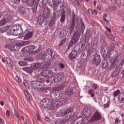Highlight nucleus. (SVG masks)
Segmentation results:
<instances>
[{"label": "nucleus", "mask_w": 124, "mask_h": 124, "mask_svg": "<svg viewBox=\"0 0 124 124\" xmlns=\"http://www.w3.org/2000/svg\"><path fill=\"white\" fill-rule=\"evenodd\" d=\"M85 31V24H84V22L82 20L80 21V25H78L77 26V31L75 32L73 37L71 40V42L70 43V45L69 46L71 47L75 44L77 43V41H78L79 38H80V33L81 31Z\"/></svg>", "instance_id": "obj_1"}, {"label": "nucleus", "mask_w": 124, "mask_h": 124, "mask_svg": "<svg viewBox=\"0 0 124 124\" xmlns=\"http://www.w3.org/2000/svg\"><path fill=\"white\" fill-rule=\"evenodd\" d=\"M10 35H20L23 33V29L21 25H14L9 31Z\"/></svg>", "instance_id": "obj_2"}, {"label": "nucleus", "mask_w": 124, "mask_h": 124, "mask_svg": "<svg viewBox=\"0 0 124 124\" xmlns=\"http://www.w3.org/2000/svg\"><path fill=\"white\" fill-rule=\"evenodd\" d=\"M31 87L33 89H36L40 90V91H44V88H43V83L36 80H33L30 82Z\"/></svg>", "instance_id": "obj_3"}, {"label": "nucleus", "mask_w": 124, "mask_h": 124, "mask_svg": "<svg viewBox=\"0 0 124 124\" xmlns=\"http://www.w3.org/2000/svg\"><path fill=\"white\" fill-rule=\"evenodd\" d=\"M43 69L44 71V75H45V77H46V78H48L49 79H52L53 81V78L54 77V73L52 72V71H49L47 70L48 69V66H47V65L45 64L43 66Z\"/></svg>", "instance_id": "obj_4"}, {"label": "nucleus", "mask_w": 124, "mask_h": 124, "mask_svg": "<svg viewBox=\"0 0 124 124\" xmlns=\"http://www.w3.org/2000/svg\"><path fill=\"white\" fill-rule=\"evenodd\" d=\"M50 105H51V104L49 98L43 99L39 104V106H40L41 108H43V109L48 108V107H50Z\"/></svg>", "instance_id": "obj_5"}, {"label": "nucleus", "mask_w": 124, "mask_h": 124, "mask_svg": "<svg viewBox=\"0 0 124 124\" xmlns=\"http://www.w3.org/2000/svg\"><path fill=\"white\" fill-rule=\"evenodd\" d=\"M100 62H101V58H100V55L96 54L92 60V62L93 65L97 67L100 64Z\"/></svg>", "instance_id": "obj_6"}, {"label": "nucleus", "mask_w": 124, "mask_h": 124, "mask_svg": "<svg viewBox=\"0 0 124 124\" xmlns=\"http://www.w3.org/2000/svg\"><path fill=\"white\" fill-rule=\"evenodd\" d=\"M93 118L89 120V123H93L94 121H99L101 119V113L98 111H96L93 115Z\"/></svg>", "instance_id": "obj_7"}, {"label": "nucleus", "mask_w": 124, "mask_h": 124, "mask_svg": "<svg viewBox=\"0 0 124 124\" xmlns=\"http://www.w3.org/2000/svg\"><path fill=\"white\" fill-rule=\"evenodd\" d=\"M64 77V75L62 73H59L56 74L55 77L52 78L53 80L52 82H54V83H59V82H61L62 79H63V77Z\"/></svg>", "instance_id": "obj_8"}, {"label": "nucleus", "mask_w": 124, "mask_h": 124, "mask_svg": "<svg viewBox=\"0 0 124 124\" xmlns=\"http://www.w3.org/2000/svg\"><path fill=\"white\" fill-rule=\"evenodd\" d=\"M43 16L45 19H48L51 16V10L48 7L44 8L43 13Z\"/></svg>", "instance_id": "obj_9"}, {"label": "nucleus", "mask_w": 124, "mask_h": 124, "mask_svg": "<svg viewBox=\"0 0 124 124\" xmlns=\"http://www.w3.org/2000/svg\"><path fill=\"white\" fill-rule=\"evenodd\" d=\"M83 115L84 116V118H86L87 119H88V118H90V117L92 116V111L91 109H90L89 108H85L83 110Z\"/></svg>", "instance_id": "obj_10"}, {"label": "nucleus", "mask_w": 124, "mask_h": 124, "mask_svg": "<svg viewBox=\"0 0 124 124\" xmlns=\"http://www.w3.org/2000/svg\"><path fill=\"white\" fill-rule=\"evenodd\" d=\"M108 52V50L107 49V47H102L101 48V53L104 59H107V58L109 57V53Z\"/></svg>", "instance_id": "obj_11"}, {"label": "nucleus", "mask_w": 124, "mask_h": 124, "mask_svg": "<svg viewBox=\"0 0 124 124\" xmlns=\"http://www.w3.org/2000/svg\"><path fill=\"white\" fill-rule=\"evenodd\" d=\"M118 57V52H117L116 50H110L109 52L108 53V58L109 59H112V60H113L115 61L116 59V58Z\"/></svg>", "instance_id": "obj_12"}, {"label": "nucleus", "mask_w": 124, "mask_h": 124, "mask_svg": "<svg viewBox=\"0 0 124 124\" xmlns=\"http://www.w3.org/2000/svg\"><path fill=\"white\" fill-rule=\"evenodd\" d=\"M74 124H88L87 121L82 118V117H78L73 122Z\"/></svg>", "instance_id": "obj_13"}, {"label": "nucleus", "mask_w": 124, "mask_h": 124, "mask_svg": "<svg viewBox=\"0 0 124 124\" xmlns=\"http://www.w3.org/2000/svg\"><path fill=\"white\" fill-rule=\"evenodd\" d=\"M77 55H78V51H77L76 49L73 50L69 54V58L71 61L75 60V59H76V57H77Z\"/></svg>", "instance_id": "obj_14"}, {"label": "nucleus", "mask_w": 124, "mask_h": 124, "mask_svg": "<svg viewBox=\"0 0 124 124\" xmlns=\"http://www.w3.org/2000/svg\"><path fill=\"white\" fill-rule=\"evenodd\" d=\"M117 61V62L119 64H123L124 63V55H119L115 58V60H114V62H116Z\"/></svg>", "instance_id": "obj_15"}, {"label": "nucleus", "mask_w": 124, "mask_h": 124, "mask_svg": "<svg viewBox=\"0 0 124 124\" xmlns=\"http://www.w3.org/2000/svg\"><path fill=\"white\" fill-rule=\"evenodd\" d=\"M69 113H71L69 115V118H72L73 116H74V112H73L72 108H69L66 110L64 112V116H66V115L69 114Z\"/></svg>", "instance_id": "obj_16"}, {"label": "nucleus", "mask_w": 124, "mask_h": 124, "mask_svg": "<svg viewBox=\"0 0 124 124\" xmlns=\"http://www.w3.org/2000/svg\"><path fill=\"white\" fill-rule=\"evenodd\" d=\"M36 78H37L38 82L43 83V82L45 81V78H46V77H45L44 73H43V75H36Z\"/></svg>", "instance_id": "obj_17"}, {"label": "nucleus", "mask_w": 124, "mask_h": 124, "mask_svg": "<svg viewBox=\"0 0 124 124\" xmlns=\"http://www.w3.org/2000/svg\"><path fill=\"white\" fill-rule=\"evenodd\" d=\"M41 66V63L40 62L32 63L31 64V67L33 68V70H36Z\"/></svg>", "instance_id": "obj_18"}, {"label": "nucleus", "mask_w": 124, "mask_h": 124, "mask_svg": "<svg viewBox=\"0 0 124 124\" xmlns=\"http://www.w3.org/2000/svg\"><path fill=\"white\" fill-rule=\"evenodd\" d=\"M22 70L23 71H25L29 74H31V73H32V72H33V69L32 67H25L22 68Z\"/></svg>", "instance_id": "obj_19"}, {"label": "nucleus", "mask_w": 124, "mask_h": 124, "mask_svg": "<svg viewBox=\"0 0 124 124\" xmlns=\"http://www.w3.org/2000/svg\"><path fill=\"white\" fill-rule=\"evenodd\" d=\"M16 47L17 46L11 45H6L5 46V48L8 49V50H10V51H18V49L16 48Z\"/></svg>", "instance_id": "obj_20"}, {"label": "nucleus", "mask_w": 124, "mask_h": 124, "mask_svg": "<svg viewBox=\"0 0 124 124\" xmlns=\"http://www.w3.org/2000/svg\"><path fill=\"white\" fill-rule=\"evenodd\" d=\"M61 1V0H52L53 7L54 9H58V6H59Z\"/></svg>", "instance_id": "obj_21"}, {"label": "nucleus", "mask_w": 124, "mask_h": 124, "mask_svg": "<svg viewBox=\"0 0 124 124\" xmlns=\"http://www.w3.org/2000/svg\"><path fill=\"white\" fill-rule=\"evenodd\" d=\"M108 65L109 62H108V61H107L106 59H104V60L102 62V68L104 69H105L108 67Z\"/></svg>", "instance_id": "obj_22"}, {"label": "nucleus", "mask_w": 124, "mask_h": 124, "mask_svg": "<svg viewBox=\"0 0 124 124\" xmlns=\"http://www.w3.org/2000/svg\"><path fill=\"white\" fill-rule=\"evenodd\" d=\"M118 100L120 103H124V93H122L118 95Z\"/></svg>", "instance_id": "obj_23"}, {"label": "nucleus", "mask_w": 124, "mask_h": 124, "mask_svg": "<svg viewBox=\"0 0 124 124\" xmlns=\"http://www.w3.org/2000/svg\"><path fill=\"white\" fill-rule=\"evenodd\" d=\"M32 35H33V32H29L26 34V36L24 38V39H25V40H28V39L31 38V37H32Z\"/></svg>", "instance_id": "obj_24"}, {"label": "nucleus", "mask_w": 124, "mask_h": 124, "mask_svg": "<svg viewBox=\"0 0 124 124\" xmlns=\"http://www.w3.org/2000/svg\"><path fill=\"white\" fill-rule=\"evenodd\" d=\"M44 17H42V16H39L37 20V25H39V26H41L42 24H43L44 22Z\"/></svg>", "instance_id": "obj_25"}, {"label": "nucleus", "mask_w": 124, "mask_h": 124, "mask_svg": "<svg viewBox=\"0 0 124 124\" xmlns=\"http://www.w3.org/2000/svg\"><path fill=\"white\" fill-rule=\"evenodd\" d=\"M32 3V9L34 10V9H36L38 6V0H33Z\"/></svg>", "instance_id": "obj_26"}, {"label": "nucleus", "mask_w": 124, "mask_h": 124, "mask_svg": "<svg viewBox=\"0 0 124 124\" xmlns=\"http://www.w3.org/2000/svg\"><path fill=\"white\" fill-rule=\"evenodd\" d=\"M60 17V12L57 10L54 11L53 15V18L57 19V18H59Z\"/></svg>", "instance_id": "obj_27"}, {"label": "nucleus", "mask_w": 124, "mask_h": 124, "mask_svg": "<svg viewBox=\"0 0 124 124\" xmlns=\"http://www.w3.org/2000/svg\"><path fill=\"white\" fill-rule=\"evenodd\" d=\"M74 92L73 91V89L71 88H68L66 90V93L69 96H70V95H72L73 94Z\"/></svg>", "instance_id": "obj_28"}, {"label": "nucleus", "mask_w": 124, "mask_h": 124, "mask_svg": "<svg viewBox=\"0 0 124 124\" xmlns=\"http://www.w3.org/2000/svg\"><path fill=\"white\" fill-rule=\"evenodd\" d=\"M65 21V12H63L61 13V16L60 19V21L62 23Z\"/></svg>", "instance_id": "obj_29"}, {"label": "nucleus", "mask_w": 124, "mask_h": 124, "mask_svg": "<svg viewBox=\"0 0 124 124\" xmlns=\"http://www.w3.org/2000/svg\"><path fill=\"white\" fill-rule=\"evenodd\" d=\"M75 27V21H71L70 25V31L71 32L74 31V28Z\"/></svg>", "instance_id": "obj_30"}, {"label": "nucleus", "mask_w": 124, "mask_h": 124, "mask_svg": "<svg viewBox=\"0 0 124 124\" xmlns=\"http://www.w3.org/2000/svg\"><path fill=\"white\" fill-rule=\"evenodd\" d=\"M46 54L47 55L48 58H52L53 57V51H52V49L48 48L46 51Z\"/></svg>", "instance_id": "obj_31"}, {"label": "nucleus", "mask_w": 124, "mask_h": 124, "mask_svg": "<svg viewBox=\"0 0 124 124\" xmlns=\"http://www.w3.org/2000/svg\"><path fill=\"white\" fill-rule=\"evenodd\" d=\"M119 74V71L118 69L115 70L111 73V77L112 78H114V77H116Z\"/></svg>", "instance_id": "obj_32"}, {"label": "nucleus", "mask_w": 124, "mask_h": 124, "mask_svg": "<svg viewBox=\"0 0 124 124\" xmlns=\"http://www.w3.org/2000/svg\"><path fill=\"white\" fill-rule=\"evenodd\" d=\"M112 2L113 3H117L119 6L122 5V0H111Z\"/></svg>", "instance_id": "obj_33"}, {"label": "nucleus", "mask_w": 124, "mask_h": 124, "mask_svg": "<svg viewBox=\"0 0 124 124\" xmlns=\"http://www.w3.org/2000/svg\"><path fill=\"white\" fill-rule=\"evenodd\" d=\"M35 46H27V49L29 52H32L34 50Z\"/></svg>", "instance_id": "obj_34"}, {"label": "nucleus", "mask_w": 124, "mask_h": 124, "mask_svg": "<svg viewBox=\"0 0 124 124\" xmlns=\"http://www.w3.org/2000/svg\"><path fill=\"white\" fill-rule=\"evenodd\" d=\"M24 93L27 98L29 99V100H31V94H30V93L27 90H24Z\"/></svg>", "instance_id": "obj_35"}, {"label": "nucleus", "mask_w": 124, "mask_h": 124, "mask_svg": "<svg viewBox=\"0 0 124 124\" xmlns=\"http://www.w3.org/2000/svg\"><path fill=\"white\" fill-rule=\"evenodd\" d=\"M63 88H64V85H60L59 86H58L57 87L54 88V90L59 92V91H61V90H62Z\"/></svg>", "instance_id": "obj_36"}, {"label": "nucleus", "mask_w": 124, "mask_h": 124, "mask_svg": "<svg viewBox=\"0 0 124 124\" xmlns=\"http://www.w3.org/2000/svg\"><path fill=\"white\" fill-rule=\"evenodd\" d=\"M5 24H6V19L4 18L0 20V27H2V26H4Z\"/></svg>", "instance_id": "obj_37"}, {"label": "nucleus", "mask_w": 124, "mask_h": 124, "mask_svg": "<svg viewBox=\"0 0 124 124\" xmlns=\"http://www.w3.org/2000/svg\"><path fill=\"white\" fill-rule=\"evenodd\" d=\"M18 64L20 66H26V65H28V63L23 61L19 62Z\"/></svg>", "instance_id": "obj_38"}, {"label": "nucleus", "mask_w": 124, "mask_h": 124, "mask_svg": "<svg viewBox=\"0 0 124 124\" xmlns=\"http://www.w3.org/2000/svg\"><path fill=\"white\" fill-rule=\"evenodd\" d=\"M54 24H56V19L53 18V19L50 20V23L48 24V26H49V27H53Z\"/></svg>", "instance_id": "obj_39"}, {"label": "nucleus", "mask_w": 124, "mask_h": 124, "mask_svg": "<svg viewBox=\"0 0 124 124\" xmlns=\"http://www.w3.org/2000/svg\"><path fill=\"white\" fill-rule=\"evenodd\" d=\"M97 49V47L96 45L93 44L91 46V50H92V52H96V50Z\"/></svg>", "instance_id": "obj_40"}, {"label": "nucleus", "mask_w": 124, "mask_h": 124, "mask_svg": "<svg viewBox=\"0 0 124 124\" xmlns=\"http://www.w3.org/2000/svg\"><path fill=\"white\" fill-rule=\"evenodd\" d=\"M51 94H53L56 98H58V97H60V93L59 92H53Z\"/></svg>", "instance_id": "obj_41"}, {"label": "nucleus", "mask_w": 124, "mask_h": 124, "mask_svg": "<svg viewBox=\"0 0 124 124\" xmlns=\"http://www.w3.org/2000/svg\"><path fill=\"white\" fill-rule=\"evenodd\" d=\"M120 93H121V91H120V90H117L114 92L113 94V96H114V97H116L118 96V95H119Z\"/></svg>", "instance_id": "obj_42"}, {"label": "nucleus", "mask_w": 124, "mask_h": 124, "mask_svg": "<svg viewBox=\"0 0 124 124\" xmlns=\"http://www.w3.org/2000/svg\"><path fill=\"white\" fill-rule=\"evenodd\" d=\"M76 20V14H75L74 12H72V22H75V20Z\"/></svg>", "instance_id": "obj_43"}, {"label": "nucleus", "mask_w": 124, "mask_h": 124, "mask_svg": "<svg viewBox=\"0 0 124 124\" xmlns=\"http://www.w3.org/2000/svg\"><path fill=\"white\" fill-rule=\"evenodd\" d=\"M10 29V26H4L3 28V31H4V32H6L7 31H9Z\"/></svg>", "instance_id": "obj_44"}, {"label": "nucleus", "mask_w": 124, "mask_h": 124, "mask_svg": "<svg viewBox=\"0 0 124 124\" xmlns=\"http://www.w3.org/2000/svg\"><path fill=\"white\" fill-rule=\"evenodd\" d=\"M18 12L19 13H22V14H24V13H25V8L23 7L19 8Z\"/></svg>", "instance_id": "obj_45"}, {"label": "nucleus", "mask_w": 124, "mask_h": 124, "mask_svg": "<svg viewBox=\"0 0 124 124\" xmlns=\"http://www.w3.org/2000/svg\"><path fill=\"white\" fill-rule=\"evenodd\" d=\"M55 104H56L57 107H61V106H62V102L58 101L55 102Z\"/></svg>", "instance_id": "obj_46"}, {"label": "nucleus", "mask_w": 124, "mask_h": 124, "mask_svg": "<svg viewBox=\"0 0 124 124\" xmlns=\"http://www.w3.org/2000/svg\"><path fill=\"white\" fill-rule=\"evenodd\" d=\"M55 124H63V120L59 119L58 121L55 122Z\"/></svg>", "instance_id": "obj_47"}, {"label": "nucleus", "mask_w": 124, "mask_h": 124, "mask_svg": "<svg viewBox=\"0 0 124 124\" xmlns=\"http://www.w3.org/2000/svg\"><path fill=\"white\" fill-rule=\"evenodd\" d=\"M42 56L44 60H48L49 59V56H48V55L46 54L45 53H43Z\"/></svg>", "instance_id": "obj_48"}, {"label": "nucleus", "mask_w": 124, "mask_h": 124, "mask_svg": "<svg viewBox=\"0 0 124 124\" xmlns=\"http://www.w3.org/2000/svg\"><path fill=\"white\" fill-rule=\"evenodd\" d=\"M23 60L24 61H28V62H32L33 61V59L31 57L24 58Z\"/></svg>", "instance_id": "obj_49"}, {"label": "nucleus", "mask_w": 124, "mask_h": 124, "mask_svg": "<svg viewBox=\"0 0 124 124\" xmlns=\"http://www.w3.org/2000/svg\"><path fill=\"white\" fill-rule=\"evenodd\" d=\"M65 41H66V39H63L62 40L61 43L59 44V46H62V45H63V44L65 43Z\"/></svg>", "instance_id": "obj_50"}, {"label": "nucleus", "mask_w": 124, "mask_h": 124, "mask_svg": "<svg viewBox=\"0 0 124 124\" xmlns=\"http://www.w3.org/2000/svg\"><path fill=\"white\" fill-rule=\"evenodd\" d=\"M115 48V46H114V44L113 43H110L109 44V49L111 50V51L114 50V49Z\"/></svg>", "instance_id": "obj_51"}, {"label": "nucleus", "mask_w": 124, "mask_h": 124, "mask_svg": "<svg viewBox=\"0 0 124 124\" xmlns=\"http://www.w3.org/2000/svg\"><path fill=\"white\" fill-rule=\"evenodd\" d=\"M61 101L62 104H64V103H66V102H68V99L66 98H63L62 100H61Z\"/></svg>", "instance_id": "obj_52"}, {"label": "nucleus", "mask_w": 124, "mask_h": 124, "mask_svg": "<svg viewBox=\"0 0 124 124\" xmlns=\"http://www.w3.org/2000/svg\"><path fill=\"white\" fill-rule=\"evenodd\" d=\"M23 84L24 85V86H25L27 89H29V88H30V85H29V84H28V83L27 82V81H23Z\"/></svg>", "instance_id": "obj_53"}, {"label": "nucleus", "mask_w": 124, "mask_h": 124, "mask_svg": "<svg viewBox=\"0 0 124 124\" xmlns=\"http://www.w3.org/2000/svg\"><path fill=\"white\" fill-rule=\"evenodd\" d=\"M74 3H75V4H76L78 6H80V2H79V1L78 0H74Z\"/></svg>", "instance_id": "obj_54"}, {"label": "nucleus", "mask_w": 124, "mask_h": 124, "mask_svg": "<svg viewBox=\"0 0 124 124\" xmlns=\"http://www.w3.org/2000/svg\"><path fill=\"white\" fill-rule=\"evenodd\" d=\"M88 12L89 13V14H90V15H93V11L92 10V9H89L88 10Z\"/></svg>", "instance_id": "obj_55"}, {"label": "nucleus", "mask_w": 124, "mask_h": 124, "mask_svg": "<svg viewBox=\"0 0 124 124\" xmlns=\"http://www.w3.org/2000/svg\"><path fill=\"white\" fill-rule=\"evenodd\" d=\"M108 35L109 38H110V39H112V40H115V36H114V35L109 34Z\"/></svg>", "instance_id": "obj_56"}, {"label": "nucleus", "mask_w": 124, "mask_h": 124, "mask_svg": "<svg viewBox=\"0 0 124 124\" xmlns=\"http://www.w3.org/2000/svg\"><path fill=\"white\" fill-rule=\"evenodd\" d=\"M44 82H46V83H50L51 82V79H49V78H45Z\"/></svg>", "instance_id": "obj_57"}, {"label": "nucleus", "mask_w": 124, "mask_h": 124, "mask_svg": "<svg viewBox=\"0 0 124 124\" xmlns=\"http://www.w3.org/2000/svg\"><path fill=\"white\" fill-rule=\"evenodd\" d=\"M16 82H18V83H21V79L18 76H16Z\"/></svg>", "instance_id": "obj_58"}, {"label": "nucleus", "mask_w": 124, "mask_h": 124, "mask_svg": "<svg viewBox=\"0 0 124 124\" xmlns=\"http://www.w3.org/2000/svg\"><path fill=\"white\" fill-rule=\"evenodd\" d=\"M98 86L96 84H93L92 88L93 90H97Z\"/></svg>", "instance_id": "obj_59"}, {"label": "nucleus", "mask_w": 124, "mask_h": 124, "mask_svg": "<svg viewBox=\"0 0 124 124\" xmlns=\"http://www.w3.org/2000/svg\"><path fill=\"white\" fill-rule=\"evenodd\" d=\"M59 66L60 68H64V65L62 63L59 64Z\"/></svg>", "instance_id": "obj_60"}, {"label": "nucleus", "mask_w": 124, "mask_h": 124, "mask_svg": "<svg viewBox=\"0 0 124 124\" xmlns=\"http://www.w3.org/2000/svg\"><path fill=\"white\" fill-rule=\"evenodd\" d=\"M110 11H114V10H116V6H113L109 8Z\"/></svg>", "instance_id": "obj_61"}, {"label": "nucleus", "mask_w": 124, "mask_h": 124, "mask_svg": "<svg viewBox=\"0 0 124 124\" xmlns=\"http://www.w3.org/2000/svg\"><path fill=\"white\" fill-rule=\"evenodd\" d=\"M45 120H46V122H47V123H50V122L51 121V120H50V118H49V117H46Z\"/></svg>", "instance_id": "obj_62"}, {"label": "nucleus", "mask_w": 124, "mask_h": 124, "mask_svg": "<svg viewBox=\"0 0 124 124\" xmlns=\"http://www.w3.org/2000/svg\"><path fill=\"white\" fill-rule=\"evenodd\" d=\"M15 114L17 117V118H21V117L19 116V113L17 111L15 110Z\"/></svg>", "instance_id": "obj_63"}, {"label": "nucleus", "mask_w": 124, "mask_h": 124, "mask_svg": "<svg viewBox=\"0 0 124 124\" xmlns=\"http://www.w3.org/2000/svg\"><path fill=\"white\" fill-rule=\"evenodd\" d=\"M109 104L107 103V104H105V105H104V107L105 108H108V107H109Z\"/></svg>", "instance_id": "obj_64"}]
</instances>
